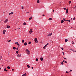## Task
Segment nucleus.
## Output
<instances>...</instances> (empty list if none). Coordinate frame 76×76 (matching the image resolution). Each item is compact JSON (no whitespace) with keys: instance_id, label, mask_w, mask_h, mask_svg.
I'll return each instance as SVG.
<instances>
[{"instance_id":"obj_53","label":"nucleus","mask_w":76,"mask_h":76,"mask_svg":"<svg viewBox=\"0 0 76 76\" xmlns=\"http://www.w3.org/2000/svg\"><path fill=\"white\" fill-rule=\"evenodd\" d=\"M42 16H45V15H43Z\"/></svg>"},{"instance_id":"obj_18","label":"nucleus","mask_w":76,"mask_h":76,"mask_svg":"<svg viewBox=\"0 0 76 76\" xmlns=\"http://www.w3.org/2000/svg\"><path fill=\"white\" fill-rule=\"evenodd\" d=\"M22 42L23 43L24 42H25V40H23V39L22 40Z\"/></svg>"},{"instance_id":"obj_45","label":"nucleus","mask_w":76,"mask_h":76,"mask_svg":"<svg viewBox=\"0 0 76 76\" xmlns=\"http://www.w3.org/2000/svg\"><path fill=\"white\" fill-rule=\"evenodd\" d=\"M21 8L22 9H24V8H23V7H22Z\"/></svg>"},{"instance_id":"obj_19","label":"nucleus","mask_w":76,"mask_h":76,"mask_svg":"<svg viewBox=\"0 0 76 76\" xmlns=\"http://www.w3.org/2000/svg\"><path fill=\"white\" fill-rule=\"evenodd\" d=\"M2 58V56H0V61L1 60V58Z\"/></svg>"},{"instance_id":"obj_58","label":"nucleus","mask_w":76,"mask_h":76,"mask_svg":"<svg viewBox=\"0 0 76 76\" xmlns=\"http://www.w3.org/2000/svg\"><path fill=\"white\" fill-rule=\"evenodd\" d=\"M0 70H1V68H0Z\"/></svg>"},{"instance_id":"obj_32","label":"nucleus","mask_w":76,"mask_h":76,"mask_svg":"<svg viewBox=\"0 0 76 76\" xmlns=\"http://www.w3.org/2000/svg\"><path fill=\"white\" fill-rule=\"evenodd\" d=\"M16 54H18V53H19V52H18V51H17L16 52Z\"/></svg>"},{"instance_id":"obj_64","label":"nucleus","mask_w":76,"mask_h":76,"mask_svg":"<svg viewBox=\"0 0 76 76\" xmlns=\"http://www.w3.org/2000/svg\"><path fill=\"white\" fill-rule=\"evenodd\" d=\"M16 30V29H15V30Z\"/></svg>"},{"instance_id":"obj_55","label":"nucleus","mask_w":76,"mask_h":76,"mask_svg":"<svg viewBox=\"0 0 76 76\" xmlns=\"http://www.w3.org/2000/svg\"><path fill=\"white\" fill-rule=\"evenodd\" d=\"M72 44H73V45L74 44V43H72Z\"/></svg>"},{"instance_id":"obj_30","label":"nucleus","mask_w":76,"mask_h":76,"mask_svg":"<svg viewBox=\"0 0 76 76\" xmlns=\"http://www.w3.org/2000/svg\"><path fill=\"white\" fill-rule=\"evenodd\" d=\"M61 48L62 50H64L63 48Z\"/></svg>"},{"instance_id":"obj_56","label":"nucleus","mask_w":76,"mask_h":76,"mask_svg":"<svg viewBox=\"0 0 76 76\" xmlns=\"http://www.w3.org/2000/svg\"><path fill=\"white\" fill-rule=\"evenodd\" d=\"M75 7H76V5L75 6Z\"/></svg>"},{"instance_id":"obj_16","label":"nucleus","mask_w":76,"mask_h":76,"mask_svg":"<svg viewBox=\"0 0 76 76\" xmlns=\"http://www.w3.org/2000/svg\"><path fill=\"white\" fill-rule=\"evenodd\" d=\"M27 66L28 69L31 67V66H29V65H27Z\"/></svg>"},{"instance_id":"obj_8","label":"nucleus","mask_w":76,"mask_h":76,"mask_svg":"<svg viewBox=\"0 0 76 76\" xmlns=\"http://www.w3.org/2000/svg\"><path fill=\"white\" fill-rule=\"evenodd\" d=\"M66 13H68V11H69V10H68V9H67L66 10Z\"/></svg>"},{"instance_id":"obj_63","label":"nucleus","mask_w":76,"mask_h":76,"mask_svg":"<svg viewBox=\"0 0 76 76\" xmlns=\"http://www.w3.org/2000/svg\"><path fill=\"white\" fill-rule=\"evenodd\" d=\"M72 42H73V41H72Z\"/></svg>"},{"instance_id":"obj_6","label":"nucleus","mask_w":76,"mask_h":76,"mask_svg":"<svg viewBox=\"0 0 76 76\" xmlns=\"http://www.w3.org/2000/svg\"><path fill=\"white\" fill-rule=\"evenodd\" d=\"M8 20H9L8 19H6L4 21V23H6V22H7Z\"/></svg>"},{"instance_id":"obj_39","label":"nucleus","mask_w":76,"mask_h":76,"mask_svg":"<svg viewBox=\"0 0 76 76\" xmlns=\"http://www.w3.org/2000/svg\"><path fill=\"white\" fill-rule=\"evenodd\" d=\"M61 64H62V65H63V62H61Z\"/></svg>"},{"instance_id":"obj_31","label":"nucleus","mask_w":76,"mask_h":76,"mask_svg":"<svg viewBox=\"0 0 76 76\" xmlns=\"http://www.w3.org/2000/svg\"><path fill=\"white\" fill-rule=\"evenodd\" d=\"M66 21H67V22H70V20H66Z\"/></svg>"},{"instance_id":"obj_10","label":"nucleus","mask_w":76,"mask_h":76,"mask_svg":"<svg viewBox=\"0 0 76 76\" xmlns=\"http://www.w3.org/2000/svg\"><path fill=\"white\" fill-rule=\"evenodd\" d=\"M49 45V43H48L46 45H45V46L46 47H47V45Z\"/></svg>"},{"instance_id":"obj_41","label":"nucleus","mask_w":76,"mask_h":76,"mask_svg":"<svg viewBox=\"0 0 76 76\" xmlns=\"http://www.w3.org/2000/svg\"><path fill=\"white\" fill-rule=\"evenodd\" d=\"M12 71L15 70V69H12Z\"/></svg>"},{"instance_id":"obj_7","label":"nucleus","mask_w":76,"mask_h":76,"mask_svg":"<svg viewBox=\"0 0 76 76\" xmlns=\"http://www.w3.org/2000/svg\"><path fill=\"white\" fill-rule=\"evenodd\" d=\"M15 44H17V45H18L19 46V43H18V42H15Z\"/></svg>"},{"instance_id":"obj_28","label":"nucleus","mask_w":76,"mask_h":76,"mask_svg":"<svg viewBox=\"0 0 76 76\" xmlns=\"http://www.w3.org/2000/svg\"><path fill=\"white\" fill-rule=\"evenodd\" d=\"M7 69H10V66H8L7 67Z\"/></svg>"},{"instance_id":"obj_14","label":"nucleus","mask_w":76,"mask_h":76,"mask_svg":"<svg viewBox=\"0 0 76 76\" xmlns=\"http://www.w3.org/2000/svg\"><path fill=\"white\" fill-rule=\"evenodd\" d=\"M4 71H5V72H7V70H6V68H5L4 69Z\"/></svg>"},{"instance_id":"obj_44","label":"nucleus","mask_w":76,"mask_h":76,"mask_svg":"<svg viewBox=\"0 0 76 76\" xmlns=\"http://www.w3.org/2000/svg\"><path fill=\"white\" fill-rule=\"evenodd\" d=\"M73 20H75V18H73Z\"/></svg>"},{"instance_id":"obj_21","label":"nucleus","mask_w":76,"mask_h":76,"mask_svg":"<svg viewBox=\"0 0 76 76\" xmlns=\"http://www.w3.org/2000/svg\"><path fill=\"white\" fill-rule=\"evenodd\" d=\"M67 41H68V40H67V39H66L65 40V42H67Z\"/></svg>"},{"instance_id":"obj_5","label":"nucleus","mask_w":76,"mask_h":76,"mask_svg":"<svg viewBox=\"0 0 76 76\" xmlns=\"http://www.w3.org/2000/svg\"><path fill=\"white\" fill-rule=\"evenodd\" d=\"M51 35H52V33H50L48 34V37H50V36H51Z\"/></svg>"},{"instance_id":"obj_13","label":"nucleus","mask_w":76,"mask_h":76,"mask_svg":"<svg viewBox=\"0 0 76 76\" xmlns=\"http://www.w3.org/2000/svg\"><path fill=\"white\" fill-rule=\"evenodd\" d=\"M24 45H25V46L26 45H27V43L26 42H25L24 43Z\"/></svg>"},{"instance_id":"obj_38","label":"nucleus","mask_w":76,"mask_h":76,"mask_svg":"<svg viewBox=\"0 0 76 76\" xmlns=\"http://www.w3.org/2000/svg\"><path fill=\"white\" fill-rule=\"evenodd\" d=\"M64 58L65 60H67V58Z\"/></svg>"},{"instance_id":"obj_24","label":"nucleus","mask_w":76,"mask_h":76,"mask_svg":"<svg viewBox=\"0 0 76 76\" xmlns=\"http://www.w3.org/2000/svg\"><path fill=\"white\" fill-rule=\"evenodd\" d=\"M13 50H16V47H13Z\"/></svg>"},{"instance_id":"obj_36","label":"nucleus","mask_w":76,"mask_h":76,"mask_svg":"<svg viewBox=\"0 0 76 76\" xmlns=\"http://www.w3.org/2000/svg\"><path fill=\"white\" fill-rule=\"evenodd\" d=\"M66 73L68 74V73H69V72H67V71H66Z\"/></svg>"},{"instance_id":"obj_37","label":"nucleus","mask_w":76,"mask_h":76,"mask_svg":"<svg viewBox=\"0 0 76 76\" xmlns=\"http://www.w3.org/2000/svg\"><path fill=\"white\" fill-rule=\"evenodd\" d=\"M28 44H31V42H28Z\"/></svg>"},{"instance_id":"obj_54","label":"nucleus","mask_w":76,"mask_h":76,"mask_svg":"<svg viewBox=\"0 0 76 76\" xmlns=\"http://www.w3.org/2000/svg\"><path fill=\"white\" fill-rule=\"evenodd\" d=\"M10 41H11V39L10 40Z\"/></svg>"},{"instance_id":"obj_11","label":"nucleus","mask_w":76,"mask_h":76,"mask_svg":"<svg viewBox=\"0 0 76 76\" xmlns=\"http://www.w3.org/2000/svg\"><path fill=\"white\" fill-rule=\"evenodd\" d=\"M26 76V73H25V74L23 75L22 76Z\"/></svg>"},{"instance_id":"obj_52","label":"nucleus","mask_w":76,"mask_h":76,"mask_svg":"<svg viewBox=\"0 0 76 76\" xmlns=\"http://www.w3.org/2000/svg\"><path fill=\"white\" fill-rule=\"evenodd\" d=\"M71 20H72V19H73V18H71Z\"/></svg>"},{"instance_id":"obj_62","label":"nucleus","mask_w":76,"mask_h":76,"mask_svg":"<svg viewBox=\"0 0 76 76\" xmlns=\"http://www.w3.org/2000/svg\"><path fill=\"white\" fill-rule=\"evenodd\" d=\"M71 72V71H70V72Z\"/></svg>"},{"instance_id":"obj_22","label":"nucleus","mask_w":76,"mask_h":76,"mask_svg":"<svg viewBox=\"0 0 76 76\" xmlns=\"http://www.w3.org/2000/svg\"><path fill=\"white\" fill-rule=\"evenodd\" d=\"M63 22H64V21H63V20H61V23H63Z\"/></svg>"},{"instance_id":"obj_29","label":"nucleus","mask_w":76,"mask_h":76,"mask_svg":"<svg viewBox=\"0 0 76 76\" xmlns=\"http://www.w3.org/2000/svg\"><path fill=\"white\" fill-rule=\"evenodd\" d=\"M13 12H12L11 13H10V15H13Z\"/></svg>"},{"instance_id":"obj_60","label":"nucleus","mask_w":76,"mask_h":76,"mask_svg":"<svg viewBox=\"0 0 76 76\" xmlns=\"http://www.w3.org/2000/svg\"><path fill=\"white\" fill-rule=\"evenodd\" d=\"M75 7H74V9H75Z\"/></svg>"},{"instance_id":"obj_34","label":"nucleus","mask_w":76,"mask_h":76,"mask_svg":"<svg viewBox=\"0 0 76 76\" xmlns=\"http://www.w3.org/2000/svg\"><path fill=\"white\" fill-rule=\"evenodd\" d=\"M72 51H73V52H76V50H72Z\"/></svg>"},{"instance_id":"obj_35","label":"nucleus","mask_w":76,"mask_h":76,"mask_svg":"<svg viewBox=\"0 0 76 76\" xmlns=\"http://www.w3.org/2000/svg\"><path fill=\"white\" fill-rule=\"evenodd\" d=\"M45 47H46L45 46L44 47H43V48L44 49H45Z\"/></svg>"},{"instance_id":"obj_23","label":"nucleus","mask_w":76,"mask_h":76,"mask_svg":"<svg viewBox=\"0 0 76 76\" xmlns=\"http://www.w3.org/2000/svg\"><path fill=\"white\" fill-rule=\"evenodd\" d=\"M63 20H64V21H67V20H66L65 18H63Z\"/></svg>"},{"instance_id":"obj_50","label":"nucleus","mask_w":76,"mask_h":76,"mask_svg":"<svg viewBox=\"0 0 76 76\" xmlns=\"http://www.w3.org/2000/svg\"><path fill=\"white\" fill-rule=\"evenodd\" d=\"M66 8H64V10H66Z\"/></svg>"},{"instance_id":"obj_61","label":"nucleus","mask_w":76,"mask_h":76,"mask_svg":"<svg viewBox=\"0 0 76 76\" xmlns=\"http://www.w3.org/2000/svg\"><path fill=\"white\" fill-rule=\"evenodd\" d=\"M21 7H23V6H21Z\"/></svg>"},{"instance_id":"obj_49","label":"nucleus","mask_w":76,"mask_h":76,"mask_svg":"<svg viewBox=\"0 0 76 76\" xmlns=\"http://www.w3.org/2000/svg\"><path fill=\"white\" fill-rule=\"evenodd\" d=\"M31 69H34V67H32Z\"/></svg>"},{"instance_id":"obj_47","label":"nucleus","mask_w":76,"mask_h":76,"mask_svg":"<svg viewBox=\"0 0 76 76\" xmlns=\"http://www.w3.org/2000/svg\"><path fill=\"white\" fill-rule=\"evenodd\" d=\"M62 53H63V54L64 55V52H62Z\"/></svg>"},{"instance_id":"obj_20","label":"nucleus","mask_w":76,"mask_h":76,"mask_svg":"<svg viewBox=\"0 0 76 76\" xmlns=\"http://www.w3.org/2000/svg\"><path fill=\"white\" fill-rule=\"evenodd\" d=\"M49 20H53V19L52 18H49L48 19Z\"/></svg>"},{"instance_id":"obj_15","label":"nucleus","mask_w":76,"mask_h":76,"mask_svg":"<svg viewBox=\"0 0 76 76\" xmlns=\"http://www.w3.org/2000/svg\"><path fill=\"white\" fill-rule=\"evenodd\" d=\"M32 16H31L30 18H29L28 19H29V20H31L32 19Z\"/></svg>"},{"instance_id":"obj_27","label":"nucleus","mask_w":76,"mask_h":76,"mask_svg":"<svg viewBox=\"0 0 76 76\" xmlns=\"http://www.w3.org/2000/svg\"><path fill=\"white\" fill-rule=\"evenodd\" d=\"M71 3V1H69V4H70Z\"/></svg>"},{"instance_id":"obj_42","label":"nucleus","mask_w":76,"mask_h":76,"mask_svg":"<svg viewBox=\"0 0 76 76\" xmlns=\"http://www.w3.org/2000/svg\"><path fill=\"white\" fill-rule=\"evenodd\" d=\"M18 48H16V49L17 50H18Z\"/></svg>"},{"instance_id":"obj_59","label":"nucleus","mask_w":76,"mask_h":76,"mask_svg":"<svg viewBox=\"0 0 76 76\" xmlns=\"http://www.w3.org/2000/svg\"><path fill=\"white\" fill-rule=\"evenodd\" d=\"M9 15H10V13H9Z\"/></svg>"},{"instance_id":"obj_51","label":"nucleus","mask_w":76,"mask_h":76,"mask_svg":"<svg viewBox=\"0 0 76 76\" xmlns=\"http://www.w3.org/2000/svg\"><path fill=\"white\" fill-rule=\"evenodd\" d=\"M70 71H71V72H72V70H71Z\"/></svg>"},{"instance_id":"obj_48","label":"nucleus","mask_w":76,"mask_h":76,"mask_svg":"<svg viewBox=\"0 0 76 76\" xmlns=\"http://www.w3.org/2000/svg\"><path fill=\"white\" fill-rule=\"evenodd\" d=\"M70 50H72H72H72V49H70Z\"/></svg>"},{"instance_id":"obj_26","label":"nucleus","mask_w":76,"mask_h":76,"mask_svg":"<svg viewBox=\"0 0 76 76\" xmlns=\"http://www.w3.org/2000/svg\"><path fill=\"white\" fill-rule=\"evenodd\" d=\"M23 25H26V23H25V22L24 23H23Z\"/></svg>"},{"instance_id":"obj_12","label":"nucleus","mask_w":76,"mask_h":76,"mask_svg":"<svg viewBox=\"0 0 76 76\" xmlns=\"http://www.w3.org/2000/svg\"><path fill=\"white\" fill-rule=\"evenodd\" d=\"M7 28H10V26H8L7 25Z\"/></svg>"},{"instance_id":"obj_33","label":"nucleus","mask_w":76,"mask_h":76,"mask_svg":"<svg viewBox=\"0 0 76 76\" xmlns=\"http://www.w3.org/2000/svg\"><path fill=\"white\" fill-rule=\"evenodd\" d=\"M36 61H38V58H37L36 59Z\"/></svg>"},{"instance_id":"obj_3","label":"nucleus","mask_w":76,"mask_h":76,"mask_svg":"<svg viewBox=\"0 0 76 76\" xmlns=\"http://www.w3.org/2000/svg\"><path fill=\"white\" fill-rule=\"evenodd\" d=\"M32 32H33L32 31V28H31L29 31V34H31V33H32Z\"/></svg>"},{"instance_id":"obj_17","label":"nucleus","mask_w":76,"mask_h":76,"mask_svg":"<svg viewBox=\"0 0 76 76\" xmlns=\"http://www.w3.org/2000/svg\"><path fill=\"white\" fill-rule=\"evenodd\" d=\"M40 60H41V61H42V60H43V58H40Z\"/></svg>"},{"instance_id":"obj_40","label":"nucleus","mask_w":76,"mask_h":76,"mask_svg":"<svg viewBox=\"0 0 76 76\" xmlns=\"http://www.w3.org/2000/svg\"><path fill=\"white\" fill-rule=\"evenodd\" d=\"M7 41L8 42H10V40H7Z\"/></svg>"},{"instance_id":"obj_2","label":"nucleus","mask_w":76,"mask_h":76,"mask_svg":"<svg viewBox=\"0 0 76 76\" xmlns=\"http://www.w3.org/2000/svg\"><path fill=\"white\" fill-rule=\"evenodd\" d=\"M34 41H35V42L36 43H38V39H37V38H35Z\"/></svg>"},{"instance_id":"obj_9","label":"nucleus","mask_w":76,"mask_h":76,"mask_svg":"<svg viewBox=\"0 0 76 76\" xmlns=\"http://www.w3.org/2000/svg\"><path fill=\"white\" fill-rule=\"evenodd\" d=\"M17 57H20V56H21V55L18 54V55H17Z\"/></svg>"},{"instance_id":"obj_43","label":"nucleus","mask_w":76,"mask_h":76,"mask_svg":"<svg viewBox=\"0 0 76 76\" xmlns=\"http://www.w3.org/2000/svg\"><path fill=\"white\" fill-rule=\"evenodd\" d=\"M67 63V61H65V63Z\"/></svg>"},{"instance_id":"obj_57","label":"nucleus","mask_w":76,"mask_h":76,"mask_svg":"<svg viewBox=\"0 0 76 76\" xmlns=\"http://www.w3.org/2000/svg\"><path fill=\"white\" fill-rule=\"evenodd\" d=\"M53 12H54V10H53Z\"/></svg>"},{"instance_id":"obj_4","label":"nucleus","mask_w":76,"mask_h":76,"mask_svg":"<svg viewBox=\"0 0 76 76\" xmlns=\"http://www.w3.org/2000/svg\"><path fill=\"white\" fill-rule=\"evenodd\" d=\"M3 34H5V33L6 32V30H4L3 31Z\"/></svg>"},{"instance_id":"obj_46","label":"nucleus","mask_w":76,"mask_h":76,"mask_svg":"<svg viewBox=\"0 0 76 76\" xmlns=\"http://www.w3.org/2000/svg\"><path fill=\"white\" fill-rule=\"evenodd\" d=\"M64 61H65L64 60V61H63L62 62L63 63V62H64Z\"/></svg>"},{"instance_id":"obj_1","label":"nucleus","mask_w":76,"mask_h":76,"mask_svg":"<svg viewBox=\"0 0 76 76\" xmlns=\"http://www.w3.org/2000/svg\"><path fill=\"white\" fill-rule=\"evenodd\" d=\"M26 51L28 54L29 55V52H30V51H29V50L26 49Z\"/></svg>"},{"instance_id":"obj_25","label":"nucleus","mask_w":76,"mask_h":76,"mask_svg":"<svg viewBox=\"0 0 76 76\" xmlns=\"http://www.w3.org/2000/svg\"><path fill=\"white\" fill-rule=\"evenodd\" d=\"M37 3H39V0H37Z\"/></svg>"}]
</instances>
